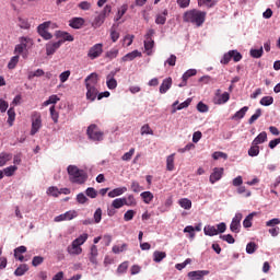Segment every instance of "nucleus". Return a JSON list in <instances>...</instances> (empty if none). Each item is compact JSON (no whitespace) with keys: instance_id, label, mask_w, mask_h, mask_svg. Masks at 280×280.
<instances>
[{"instance_id":"f257e3e1","label":"nucleus","mask_w":280,"mask_h":280,"mask_svg":"<svg viewBox=\"0 0 280 280\" xmlns=\"http://www.w3.org/2000/svg\"><path fill=\"white\" fill-rule=\"evenodd\" d=\"M84 82L86 89V100L89 102H95L100 95V90L97 89V74L91 73L85 78Z\"/></svg>"},{"instance_id":"f03ea898","label":"nucleus","mask_w":280,"mask_h":280,"mask_svg":"<svg viewBox=\"0 0 280 280\" xmlns=\"http://www.w3.org/2000/svg\"><path fill=\"white\" fill-rule=\"evenodd\" d=\"M206 19L207 12L200 10L192 9L184 13L185 23H192L197 27L202 26Z\"/></svg>"},{"instance_id":"7ed1b4c3","label":"nucleus","mask_w":280,"mask_h":280,"mask_svg":"<svg viewBox=\"0 0 280 280\" xmlns=\"http://www.w3.org/2000/svg\"><path fill=\"white\" fill-rule=\"evenodd\" d=\"M67 172L70 183H74L75 185H84L86 183V172L80 170L77 165H69Z\"/></svg>"},{"instance_id":"20e7f679","label":"nucleus","mask_w":280,"mask_h":280,"mask_svg":"<svg viewBox=\"0 0 280 280\" xmlns=\"http://www.w3.org/2000/svg\"><path fill=\"white\" fill-rule=\"evenodd\" d=\"M86 240H89L88 233H83L79 235L75 240H73L71 244L67 247L68 255H71V256L82 255V246L86 244Z\"/></svg>"},{"instance_id":"39448f33","label":"nucleus","mask_w":280,"mask_h":280,"mask_svg":"<svg viewBox=\"0 0 280 280\" xmlns=\"http://www.w3.org/2000/svg\"><path fill=\"white\" fill-rule=\"evenodd\" d=\"M34 45V42L30 37H20V44L15 45L14 54L27 58V49Z\"/></svg>"},{"instance_id":"423d86ee","label":"nucleus","mask_w":280,"mask_h":280,"mask_svg":"<svg viewBox=\"0 0 280 280\" xmlns=\"http://www.w3.org/2000/svg\"><path fill=\"white\" fill-rule=\"evenodd\" d=\"M56 27H58V25L56 23H54L51 21H47V22H44L38 25L37 32H38L39 36H42V38H44V40H51V38H54V35H51V33H49V28L56 30Z\"/></svg>"},{"instance_id":"0eeeda50","label":"nucleus","mask_w":280,"mask_h":280,"mask_svg":"<svg viewBox=\"0 0 280 280\" xmlns=\"http://www.w3.org/2000/svg\"><path fill=\"white\" fill-rule=\"evenodd\" d=\"M31 136L34 137V135H36V132L43 128V116H40V113L38 112H33L31 115Z\"/></svg>"},{"instance_id":"6e6552de","label":"nucleus","mask_w":280,"mask_h":280,"mask_svg":"<svg viewBox=\"0 0 280 280\" xmlns=\"http://www.w3.org/2000/svg\"><path fill=\"white\" fill-rule=\"evenodd\" d=\"M86 135L91 141H104V132L96 127V125H90L86 130Z\"/></svg>"},{"instance_id":"1a4fd4ad","label":"nucleus","mask_w":280,"mask_h":280,"mask_svg":"<svg viewBox=\"0 0 280 280\" xmlns=\"http://www.w3.org/2000/svg\"><path fill=\"white\" fill-rule=\"evenodd\" d=\"M102 54H104V44H95L89 49L88 58H90V60H95L100 58Z\"/></svg>"},{"instance_id":"9d476101","label":"nucleus","mask_w":280,"mask_h":280,"mask_svg":"<svg viewBox=\"0 0 280 280\" xmlns=\"http://www.w3.org/2000/svg\"><path fill=\"white\" fill-rule=\"evenodd\" d=\"M242 213L237 212L232 219V222L230 224V230L232 231V233H240V230L242 229Z\"/></svg>"},{"instance_id":"9b49d317","label":"nucleus","mask_w":280,"mask_h":280,"mask_svg":"<svg viewBox=\"0 0 280 280\" xmlns=\"http://www.w3.org/2000/svg\"><path fill=\"white\" fill-rule=\"evenodd\" d=\"M78 218V212L75 210H69L66 213L55 217L54 222H66Z\"/></svg>"},{"instance_id":"f8f14e48","label":"nucleus","mask_w":280,"mask_h":280,"mask_svg":"<svg viewBox=\"0 0 280 280\" xmlns=\"http://www.w3.org/2000/svg\"><path fill=\"white\" fill-rule=\"evenodd\" d=\"M62 43V40L48 42L46 44V56H54V54L60 49Z\"/></svg>"},{"instance_id":"ddd939ff","label":"nucleus","mask_w":280,"mask_h":280,"mask_svg":"<svg viewBox=\"0 0 280 280\" xmlns=\"http://www.w3.org/2000/svg\"><path fill=\"white\" fill-rule=\"evenodd\" d=\"M222 176H224V168L223 167H214L213 172L210 174L209 182L211 185H215L218 180L222 179Z\"/></svg>"},{"instance_id":"4468645a","label":"nucleus","mask_w":280,"mask_h":280,"mask_svg":"<svg viewBox=\"0 0 280 280\" xmlns=\"http://www.w3.org/2000/svg\"><path fill=\"white\" fill-rule=\"evenodd\" d=\"M115 74L116 72L112 71L106 77L107 89H109L110 91L117 89V80H115Z\"/></svg>"},{"instance_id":"2eb2a0df","label":"nucleus","mask_w":280,"mask_h":280,"mask_svg":"<svg viewBox=\"0 0 280 280\" xmlns=\"http://www.w3.org/2000/svg\"><path fill=\"white\" fill-rule=\"evenodd\" d=\"M126 191H128V187L121 186V187L112 189L107 194V196H108V198H118V196H124V194H126Z\"/></svg>"},{"instance_id":"dca6fc26","label":"nucleus","mask_w":280,"mask_h":280,"mask_svg":"<svg viewBox=\"0 0 280 280\" xmlns=\"http://www.w3.org/2000/svg\"><path fill=\"white\" fill-rule=\"evenodd\" d=\"M209 275V270H197L188 272V278L190 280H201L203 277Z\"/></svg>"},{"instance_id":"f3484780","label":"nucleus","mask_w":280,"mask_h":280,"mask_svg":"<svg viewBox=\"0 0 280 280\" xmlns=\"http://www.w3.org/2000/svg\"><path fill=\"white\" fill-rule=\"evenodd\" d=\"M175 161H176V153H172L166 156V171L167 172H174V170L176 168Z\"/></svg>"},{"instance_id":"a211bd4d","label":"nucleus","mask_w":280,"mask_h":280,"mask_svg":"<svg viewBox=\"0 0 280 280\" xmlns=\"http://www.w3.org/2000/svg\"><path fill=\"white\" fill-rule=\"evenodd\" d=\"M56 36L57 38H62V39H59V40H62V43H66V40L68 43H73V35L69 34L68 32L57 31Z\"/></svg>"},{"instance_id":"6ab92c4d","label":"nucleus","mask_w":280,"mask_h":280,"mask_svg":"<svg viewBox=\"0 0 280 280\" xmlns=\"http://www.w3.org/2000/svg\"><path fill=\"white\" fill-rule=\"evenodd\" d=\"M70 27L73 30H80L84 25V19L82 18H73L69 21Z\"/></svg>"},{"instance_id":"aec40b11","label":"nucleus","mask_w":280,"mask_h":280,"mask_svg":"<svg viewBox=\"0 0 280 280\" xmlns=\"http://www.w3.org/2000/svg\"><path fill=\"white\" fill-rule=\"evenodd\" d=\"M135 58H141V51L139 50H132L131 52L125 55L121 60L122 62H130L135 60Z\"/></svg>"},{"instance_id":"412c9836","label":"nucleus","mask_w":280,"mask_h":280,"mask_svg":"<svg viewBox=\"0 0 280 280\" xmlns=\"http://www.w3.org/2000/svg\"><path fill=\"white\" fill-rule=\"evenodd\" d=\"M268 141V133L266 131L260 132L252 142V145H259Z\"/></svg>"},{"instance_id":"4be33fe9","label":"nucleus","mask_w":280,"mask_h":280,"mask_svg":"<svg viewBox=\"0 0 280 280\" xmlns=\"http://www.w3.org/2000/svg\"><path fill=\"white\" fill-rule=\"evenodd\" d=\"M168 89H172V78H166L160 85V93L165 94Z\"/></svg>"},{"instance_id":"5701e85b","label":"nucleus","mask_w":280,"mask_h":280,"mask_svg":"<svg viewBox=\"0 0 280 280\" xmlns=\"http://www.w3.org/2000/svg\"><path fill=\"white\" fill-rule=\"evenodd\" d=\"M104 21H106V18H104V14L100 13L92 22V27L94 30H97V27H102L104 25Z\"/></svg>"},{"instance_id":"b1692460","label":"nucleus","mask_w":280,"mask_h":280,"mask_svg":"<svg viewBox=\"0 0 280 280\" xmlns=\"http://www.w3.org/2000/svg\"><path fill=\"white\" fill-rule=\"evenodd\" d=\"M231 100V94L229 92H224L223 94L219 95V97L214 98V104H226Z\"/></svg>"},{"instance_id":"393cba45","label":"nucleus","mask_w":280,"mask_h":280,"mask_svg":"<svg viewBox=\"0 0 280 280\" xmlns=\"http://www.w3.org/2000/svg\"><path fill=\"white\" fill-rule=\"evenodd\" d=\"M166 21H167V10L165 9L162 13H159L155 16V23L156 25H165Z\"/></svg>"},{"instance_id":"a878e982","label":"nucleus","mask_w":280,"mask_h":280,"mask_svg":"<svg viewBox=\"0 0 280 280\" xmlns=\"http://www.w3.org/2000/svg\"><path fill=\"white\" fill-rule=\"evenodd\" d=\"M205 235H208V237H213L214 235H218V229L215 225H206L203 228Z\"/></svg>"},{"instance_id":"bb28decb","label":"nucleus","mask_w":280,"mask_h":280,"mask_svg":"<svg viewBox=\"0 0 280 280\" xmlns=\"http://www.w3.org/2000/svg\"><path fill=\"white\" fill-rule=\"evenodd\" d=\"M140 198H142L144 205H150L154 200V194L151 191H143L140 194Z\"/></svg>"},{"instance_id":"cd10ccee","label":"nucleus","mask_w":280,"mask_h":280,"mask_svg":"<svg viewBox=\"0 0 280 280\" xmlns=\"http://www.w3.org/2000/svg\"><path fill=\"white\" fill-rule=\"evenodd\" d=\"M126 250H128V244L126 243H122L121 245H114L112 247V252L114 253V255L126 253Z\"/></svg>"},{"instance_id":"c85d7f7f","label":"nucleus","mask_w":280,"mask_h":280,"mask_svg":"<svg viewBox=\"0 0 280 280\" xmlns=\"http://www.w3.org/2000/svg\"><path fill=\"white\" fill-rule=\"evenodd\" d=\"M8 114V124L9 126H14V119H16V112L14 110V107H10L7 112Z\"/></svg>"},{"instance_id":"c756f323","label":"nucleus","mask_w":280,"mask_h":280,"mask_svg":"<svg viewBox=\"0 0 280 280\" xmlns=\"http://www.w3.org/2000/svg\"><path fill=\"white\" fill-rule=\"evenodd\" d=\"M165 257H167V254L165 252L155 250L153 253V261H155V264H161V261L164 260Z\"/></svg>"},{"instance_id":"7c9ffc66","label":"nucleus","mask_w":280,"mask_h":280,"mask_svg":"<svg viewBox=\"0 0 280 280\" xmlns=\"http://www.w3.org/2000/svg\"><path fill=\"white\" fill-rule=\"evenodd\" d=\"M9 161H12V153H0V167H3Z\"/></svg>"},{"instance_id":"2f4dec72","label":"nucleus","mask_w":280,"mask_h":280,"mask_svg":"<svg viewBox=\"0 0 280 280\" xmlns=\"http://www.w3.org/2000/svg\"><path fill=\"white\" fill-rule=\"evenodd\" d=\"M246 113H248V106H244L243 108H241L238 112H236L233 116L232 119H244V117L246 116Z\"/></svg>"},{"instance_id":"473e14b6","label":"nucleus","mask_w":280,"mask_h":280,"mask_svg":"<svg viewBox=\"0 0 280 280\" xmlns=\"http://www.w3.org/2000/svg\"><path fill=\"white\" fill-rule=\"evenodd\" d=\"M47 196H51L52 198H58L60 196V188L56 186H50L46 190Z\"/></svg>"},{"instance_id":"72a5a7b5","label":"nucleus","mask_w":280,"mask_h":280,"mask_svg":"<svg viewBox=\"0 0 280 280\" xmlns=\"http://www.w3.org/2000/svg\"><path fill=\"white\" fill-rule=\"evenodd\" d=\"M27 270H30V267H27L25 264H22L15 269L14 275L15 277H23Z\"/></svg>"},{"instance_id":"f704fd0d","label":"nucleus","mask_w":280,"mask_h":280,"mask_svg":"<svg viewBox=\"0 0 280 280\" xmlns=\"http://www.w3.org/2000/svg\"><path fill=\"white\" fill-rule=\"evenodd\" d=\"M113 209H121V207H126L125 197L116 198L112 201Z\"/></svg>"},{"instance_id":"c9c22d12","label":"nucleus","mask_w":280,"mask_h":280,"mask_svg":"<svg viewBox=\"0 0 280 280\" xmlns=\"http://www.w3.org/2000/svg\"><path fill=\"white\" fill-rule=\"evenodd\" d=\"M178 205L179 207H182V209H185L186 211H189V209H191V201L188 198L179 199Z\"/></svg>"},{"instance_id":"e433bc0d","label":"nucleus","mask_w":280,"mask_h":280,"mask_svg":"<svg viewBox=\"0 0 280 280\" xmlns=\"http://www.w3.org/2000/svg\"><path fill=\"white\" fill-rule=\"evenodd\" d=\"M125 198V207H137V199L135 198V195H129L127 198Z\"/></svg>"},{"instance_id":"4c0bfd02","label":"nucleus","mask_w":280,"mask_h":280,"mask_svg":"<svg viewBox=\"0 0 280 280\" xmlns=\"http://www.w3.org/2000/svg\"><path fill=\"white\" fill-rule=\"evenodd\" d=\"M253 218H255V213H249L243 221L244 229H250L253 226Z\"/></svg>"},{"instance_id":"58836bf2","label":"nucleus","mask_w":280,"mask_h":280,"mask_svg":"<svg viewBox=\"0 0 280 280\" xmlns=\"http://www.w3.org/2000/svg\"><path fill=\"white\" fill-rule=\"evenodd\" d=\"M154 47V39H144V49L148 51V56L152 55V48Z\"/></svg>"},{"instance_id":"ea45409f","label":"nucleus","mask_w":280,"mask_h":280,"mask_svg":"<svg viewBox=\"0 0 280 280\" xmlns=\"http://www.w3.org/2000/svg\"><path fill=\"white\" fill-rule=\"evenodd\" d=\"M249 56H252V58H261V56H264V47H260L259 49L252 48L249 50Z\"/></svg>"},{"instance_id":"a19ab883","label":"nucleus","mask_w":280,"mask_h":280,"mask_svg":"<svg viewBox=\"0 0 280 280\" xmlns=\"http://www.w3.org/2000/svg\"><path fill=\"white\" fill-rule=\"evenodd\" d=\"M191 104V98H187L185 102L180 103L176 108L172 109V114L176 113V110H183V108H188Z\"/></svg>"},{"instance_id":"79ce46f5","label":"nucleus","mask_w":280,"mask_h":280,"mask_svg":"<svg viewBox=\"0 0 280 280\" xmlns=\"http://www.w3.org/2000/svg\"><path fill=\"white\" fill-rule=\"evenodd\" d=\"M119 56V49L117 48H112L105 54V57L108 58L109 60H115Z\"/></svg>"},{"instance_id":"37998d69","label":"nucleus","mask_w":280,"mask_h":280,"mask_svg":"<svg viewBox=\"0 0 280 280\" xmlns=\"http://www.w3.org/2000/svg\"><path fill=\"white\" fill-rule=\"evenodd\" d=\"M45 75V71L43 69H37L36 71L28 72V80H34V78H42Z\"/></svg>"},{"instance_id":"c03bdc74","label":"nucleus","mask_w":280,"mask_h":280,"mask_svg":"<svg viewBox=\"0 0 280 280\" xmlns=\"http://www.w3.org/2000/svg\"><path fill=\"white\" fill-rule=\"evenodd\" d=\"M58 102H60V97H58V95H50L49 98L43 103V106L58 104Z\"/></svg>"},{"instance_id":"a18cd8bd","label":"nucleus","mask_w":280,"mask_h":280,"mask_svg":"<svg viewBox=\"0 0 280 280\" xmlns=\"http://www.w3.org/2000/svg\"><path fill=\"white\" fill-rule=\"evenodd\" d=\"M16 170H19V167H16L15 165L12 166H8L3 170V174L4 176H14V172H16Z\"/></svg>"},{"instance_id":"49530a36","label":"nucleus","mask_w":280,"mask_h":280,"mask_svg":"<svg viewBox=\"0 0 280 280\" xmlns=\"http://www.w3.org/2000/svg\"><path fill=\"white\" fill-rule=\"evenodd\" d=\"M261 117V108L256 109L255 114L248 119V124L253 125Z\"/></svg>"},{"instance_id":"de8ad7c7","label":"nucleus","mask_w":280,"mask_h":280,"mask_svg":"<svg viewBox=\"0 0 280 280\" xmlns=\"http://www.w3.org/2000/svg\"><path fill=\"white\" fill-rule=\"evenodd\" d=\"M172 198L166 199V201L164 202V207L159 208L160 213H165V211H170V207H172Z\"/></svg>"},{"instance_id":"09e8293b","label":"nucleus","mask_w":280,"mask_h":280,"mask_svg":"<svg viewBox=\"0 0 280 280\" xmlns=\"http://www.w3.org/2000/svg\"><path fill=\"white\" fill-rule=\"evenodd\" d=\"M19 27H21V30H30L32 25L30 24V21H27L26 19L20 18Z\"/></svg>"},{"instance_id":"8fccbe9b","label":"nucleus","mask_w":280,"mask_h":280,"mask_svg":"<svg viewBox=\"0 0 280 280\" xmlns=\"http://www.w3.org/2000/svg\"><path fill=\"white\" fill-rule=\"evenodd\" d=\"M140 135L143 137L144 135H154V130L150 128V125H143L140 129Z\"/></svg>"},{"instance_id":"3c124183","label":"nucleus","mask_w":280,"mask_h":280,"mask_svg":"<svg viewBox=\"0 0 280 280\" xmlns=\"http://www.w3.org/2000/svg\"><path fill=\"white\" fill-rule=\"evenodd\" d=\"M135 215H137L135 210H127L124 214L125 222H130V220H133Z\"/></svg>"},{"instance_id":"603ef678","label":"nucleus","mask_w":280,"mask_h":280,"mask_svg":"<svg viewBox=\"0 0 280 280\" xmlns=\"http://www.w3.org/2000/svg\"><path fill=\"white\" fill-rule=\"evenodd\" d=\"M49 110H50V117L54 124H58V119L60 115L58 114V112H56V106L52 105Z\"/></svg>"},{"instance_id":"864d4df0","label":"nucleus","mask_w":280,"mask_h":280,"mask_svg":"<svg viewBox=\"0 0 280 280\" xmlns=\"http://www.w3.org/2000/svg\"><path fill=\"white\" fill-rule=\"evenodd\" d=\"M70 77H71L70 70H66V71L61 72L59 74V80H60L61 84H65V82H67V80H69Z\"/></svg>"},{"instance_id":"5fc2aeb1","label":"nucleus","mask_w":280,"mask_h":280,"mask_svg":"<svg viewBox=\"0 0 280 280\" xmlns=\"http://www.w3.org/2000/svg\"><path fill=\"white\" fill-rule=\"evenodd\" d=\"M248 155L249 156H259V145L252 144V147L248 150Z\"/></svg>"},{"instance_id":"6e6d98bb","label":"nucleus","mask_w":280,"mask_h":280,"mask_svg":"<svg viewBox=\"0 0 280 280\" xmlns=\"http://www.w3.org/2000/svg\"><path fill=\"white\" fill-rule=\"evenodd\" d=\"M275 98H272V96H264L260 100V104L261 106H271V104H273Z\"/></svg>"},{"instance_id":"4d7b16f0","label":"nucleus","mask_w":280,"mask_h":280,"mask_svg":"<svg viewBox=\"0 0 280 280\" xmlns=\"http://www.w3.org/2000/svg\"><path fill=\"white\" fill-rule=\"evenodd\" d=\"M197 73H198V71L196 69H189L183 74L182 80H186V82H187V80H189V78L196 75Z\"/></svg>"},{"instance_id":"13d9d810","label":"nucleus","mask_w":280,"mask_h":280,"mask_svg":"<svg viewBox=\"0 0 280 280\" xmlns=\"http://www.w3.org/2000/svg\"><path fill=\"white\" fill-rule=\"evenodd\" d=\"M19 55L13 56L8 63V69H14L19 65Z\"/></svg>"},{"instance_id":"bf43d9fd","label":"nucleus","mask_w":280,"mask_h":280,"mask_svg":"<svg viewBox=\"0 0 280 280\" xmlns=\"http://www.w3.org/2000/svg\"><path fill=\"white\" fill-rule=\"evenodd\" d=\"M233 52L228 51L226 54L223 55V57L221 58L220 62L221 65H229L231 62V59H232V55Z\"/></svg>"},{"instance_id":"052dcab7","label":"nucleus","mask_w":280,"mask_h":280,"mask_svg":"<svg viewBox=\"0 0 280 280\" xmlns=\"http://www.w3.org/2000/svg\"><path fill=\"white\" fill-rule=\"evenodd\" d=\"M255 250H257V244L252 242L246 245V254L247 255H253V253H255Z\"/></svg>"},{"instance_id":"680f3d73","label":"nucleus","mask_w":280,"mask_h":280,"mask_svg":"<svg viewBox=\"0 0 280 280\" xmlns=\"http://www.w3.org/2000/svg\"><path fill=\"white\" fill-rule=\"evenodd\" d=\"M43 261H45L44 257L35 256V257H33L32 266H34V268H36V267L40 266V264H43Z\"/></svg>"},{"instance_id":"e2e57ef3","label":"nucleus","mask_w":280,"mask_h":280,"mask_svg":"<svg viewBox=\"0 0 280 280\" xmlns=\"http://www.w3.org/2000/svg\"><path fill=\"white\" fill-rule=\"evenodd\" d=\"M198 5H207V8H213L215 0H198Z\"/></svg>"},{"instance_id":"0e129e2a","label":"nucleus","mask_w":280,"mask_h":280,"mask_svg":"<svg viewBox=\"0 0 280 280\" xmlns=\"http://www.w3.org/2000/svg\"><path fill=\"white\" fill-rule=\"evenodd\" d=\"M126 12H128L127 5H122L121 8H119L118 12L116 14V21H119L121 19V16H124V14H126Z\"/></svg>"},{"instance_id":"69168bd1","label":"nucleus","mask_w":280,"mask_h":280,"mask_svg":"<svg viewBox=\"0 0 280 280\" xmlns=\"http://www.w3.org/2000/svg\"><path fill=\"white\" fill-rule=\"evenodd\" d=\"M94 222L95 224H100L102 222V209L98 208L94 212Z\"/></svg>"},{"instance_id":"338daca9","label":"nucleus","mask_w":280,"mask_h":280,"mask_svg":"<svg viewBox=\"0 0 280 280\" xmlns=\"http://www.w3.org/2000/svg\"><path fill=\"white\" fill-rule=\"evenodd\" d=\"M132 156H135V148H131L129 150V152L125 153L122 156H121V161H130L132 159Z\"/></svg>"},{"instance_id":"774afa93","label":"nucleus","mask_w":280,"mask_h":280,"mask_svg":"<svg viewBox=\"0 0 280 280\" xmlns=\"http://www.w3.org/2000/svg\"><path fill=\"white\" fill-rule=\"evenodd\" d=\"M85 195H86L89 198H97V190H95V188H93V187H89V188L85 190Z\"/></svg>"}]
</instances>
